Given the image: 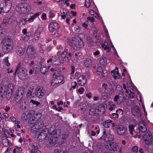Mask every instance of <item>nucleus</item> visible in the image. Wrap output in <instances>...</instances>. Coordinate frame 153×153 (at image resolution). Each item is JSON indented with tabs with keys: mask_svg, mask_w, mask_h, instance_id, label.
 I'll return each mask as SVG.
<instances>
[{
	"mask_svg": "<svg viewBox=\"0 0 153 153\" xmlns=\"http://www.w3.org/2000/svg\"><path fill=\"white\" fill-rule=\"evenodd\" d=\"M44 126V123L42 121L40 120L36 122L33 125L31 131L33 133L39 132L37 140L41 142L45 140L48 146L54 145L57 140V137L60 133V131L59 129L52 130V132H50L49 129L45 128L42 131V128Z\"/></svg>",
	"mask_w": 153,
	"mask_h": 153,
	"instance_id": "nucleus-1",
	"label": "nucleus"
},
{
	"mask_svg": "<svg viewBox=\"0 0 153 153\" xmlns=\"http://www.w3.org/2000/svg\"><path fill=\"white\" fill-rule=\"evenodd\" d=\"M17 11L21 14L26 13L30 11L31 9V6L27 3H20L16 7Z\"/></svg>",
	"mask_w": 153,
	"mask_h": 153,
	"instance_id": "nucleus-2",
	"label": "nucleus"
},
{
	"mask_svg": "<svg viewBox=\"0 0 153 153\" xmlns=\"http://www.w3.org/2000/svg\"><path fill=\"white\" fill-rule=\"evenodd\" d=\"M2 49L6 53L9 52L12 49L13 42L11 39L8 37L4 38L2 41Z\"/></svg>",
	"mask_w": 153,
	"mask_h": 153,
	"instance_id": "nucleus-3",
	"label": "nucleus"
},
{
	"mask_svg": "<svg viewBox=\"0 0 153 153\" xmlns=\"http://www.w3.org/2000/svg\"><path fill=\"white\" fill-rule=\"evenodd\" d=\"M70 45L73 48L74 50H76L82 48L84 46V44L81 38L77 39L73 37L70 43Z\"/></svg>",
	"mask_w": 153,
	"mask_h": 153,
	"instance_id": "nucleus-4",
	"label": "nucleus"
},
{
	"mask_svg": "<svg viewBox=\"0 0 153 153\" xmlns=\"http://www.w3.org/2000/svg\"><path fill=\"white\" fill-rule=\"evenodd\" d=\"M11 6V1L10 0H4L0 4V7L2 12H8Z\"/></svg>",
	"mask_w": 153,
	"mask_h": 153,
	"instance_id": "nucleus-5",
	"label": "nucleus"
},
{
	"mask_svg": "<svg viewBox=\"0 0 153 153\" xmlns=\"http://www.w3.org/2000/svg\"><path fill=\"white\" fill-rule=\"evenodd\" d=\"M27 71V70L25 68L17 67L16 70L15 75L17 74L19 79H23L26 76Z\"/></svg>",
	"mask_w": 153,
	"mask_h": 153,
	"instance_id": "nucleus-6",
	"label": "nucleus"
},
{
	"mask_svg": "<svg viewBox=\"0 0 153 153\" xmlns=\"http://www.w3.org/2000/svg\"><path fill=\"white\" fill-rule=\"evenodd\" d=\"M117 133L120 136H124L125 137L127 135L128 131L127 128L124 126L119 125L117 128Z\"/></svg>",
	"mask_w": 153,
	"mask_h": 153,
	"instance_id": "nucleus-7",
	"label": "nucleus"
},
{
	"mask_svg": "<svg viewBox=\"0 0 153 153\" xmlns=\"http://www.w3.org/2000/svg\"><path fill=\"white\" fill-rule=\"evenodd\" d=\"M118 147V144L115 142H111L105 145V147L106 149L114 152L117 151Z\"/></svg>",
	"mask_w": 153,
	"mask_h": 153,
	"instance_id": "nucleus-8",
	"label": "nucleus"
},
{
	"mask_svg": "<svg viewBox=\"0 0 153 153\" xmlns=\"http://www.w3.org/2000/svg\"><path fill=\"white\" fill-rule=\"evenodd\" d=\"M46 91L43 87L39 86L36 89L35 95L39 98H41L44 96Z\"/></svg>",
	"mask_w": 153,
	"mask_h": 153,
	"instance_id": "nucleus-9",
	"label": "nucleus"
},
{
	"mask_svg": "<svg viewBox=\"0 0 153 153\" xmlns=\"http://www.w3.org/2000/svg\"><path fill=\"white\" fill-rule=\"evenodd\" d=\"M143 138L145 144L149 145L151 144L152 139V135L150 132H147L144 134Z\"/></svg>",
	"mask_w": 153,
	"mask_h": 153,
	"instance_id": "nucleus-10",
	"label": "nucleus"
},
{
	"mask_svg": "<svg viewBox=\"0 0 153 153\" xmlns=\"http://www.w3.org/2000/svg\"><path fill=\"white\" fill-rule=\"evenodd\" d=\"M27 53L30 57H35L36 56V51L34 48L32 46H29L27 50Z\"/></svg>",
	"mask_w": 153,
	"mask_h": 153,
	"instance_id": "nucleus-11",
	"label": "nucleus"
},
{
	"mask_svg": "<svg viewBox=\"0 0 153 153\" xmlns=\"http://www.w3.org/2000/svg\"><path fill=\"white\" fill-rule=\"evenodd\" d=\"M103 134L100 139L106 142L111 141L114 140V136L113 135L105 134V131L103 132Z\"/></svg>",
	"mask_w": 153,
	"mask_h": 153,
	"instance_id": "nucleus-12",
	"label": "nucleus"
},
{
	"mask_svg": "<svg viewBox=\"0 0 153 153\" xmlns=\"http://www.w3.org/2000/svg\"><path fill=\"white\" fill-rule=\"evenodd\" d=\"M28 147L31 153H41V152L38 150L37 144L36 143L29 144Z\"/></svg>",
	"mask_w": 153,
	"mask_h": 153,
	"instance_id": "nucleus-13",
	"label": "nucleus"
},
{
	"mask_svg": "<svg viewBox=\"0 0 153 153\" xmlns=\"http://www.w3.org/2000/svg\"><path fill=\"white\" fill-rule=\"evenodd\" d=\"M123 88L124 89L126 90V92L127 94H128V91L127 89V88L130 92L135 91L136 90L135 87L131 83L129 82H128L127 84V87L126 84H124L123 85Z\"/></svg>",
	"mask_w": 153,
	"mask_h": 153,
	"instance_id": "nucleus-14",
	"label": "nucleus"
},
{
	"mask_svg": "<svg viewBox=\"0 0 153 153\" xmlns=\"http://www.w3.org/2000/svg\"><path fill=\"white\" fill-rule=\"evenodd\" d=\"M59 25L56 22H51L48 25L49 30L50 32H53L59 28Z\"/></svg>",
	"mask_w": 153,
	"mask_h": 153,
	"instance_id": "nucleus-15",
	"label": "nucleus"
},
{
	"mask_svg": "<svg viewBox=\"0 0 153 153\" xmlns=\"http://www.w3.org/2000/svg\"><path fill=\"white\" fill-rule=\"evenodd\" d=\"M114 102H117L118 105L121 104L125 100L124 97L121 94L116 95L114 97Z\"/></svg>",
	"mask_w": 153,
	"mask_h": 153,
	"instance_id": "nucleus-16",
	"label": "nucleus"
},
{
	"mask_svg": "<svg viewBox=\"0 0 153 153\" xmlns=\"http://www.w3.org/2000/svg\"><path fill=\"white\" fill-rule=\"evenodd\" d=\"M133 115L136 117H139L141 116V113L140 108L137 106H134L132 109Z\"/></svg>",
	"mask_w": 153,
	"mask_h": 153,
	"instance_id": "nucleus-17",
	"label": "nucleus"
},
{
	"mask_svg": "<svg viewBox=\"0 0 153 153\" xmlns=\"http://www.w3.org/2000/svg\"><path fill=\"white\" fill-rule=\"evenodd\" d=\"M40 14V13H36L34 15L31 16L28 19L25 18L22 19V22H25L28 21L29 23L32 22L33 21L34 19L39 16Z\"/></svg>",
	"mask_w": 153,
	"mask_h": 153,
	"instance_id": "nucleus-18",
	"label": "nucleus"
},
{
	"mask_svg": "<svg viewBox=\"0 0 153 153\" xmlns=\"http://www.w3.org/2000/svg\"><path fill=\"white\" fill-rule=\"evenodd\" d=\"M25 50V48L24 45L18 46L16 49V53L19 56H21L24 53Z\"/></svg>",
	"mask_w": 153,
	"mask_h": 153,
	"instance_id": "nucleus-19",
	"label": "nucleus"
},
{
	"mask_svg": "<svg viewBox=\"0 0 153 153\" xmlns=\"http://www.w3.org/2000/svg\"><path fill=\"white\" fill-rule=\"evenodd\" d=\"M8 88L7 86L2 85L0 87V98H2L7 92Z\"/></svg>",
	"mask_w": 153,
	"mask_h": 153,
	"instance_id": "nucleus-20",
	"label": "nucleus"
},
{
	"mask_svg": "<svg viewBox=\"0 0 153 153\" xmlns=\"http://www.w3.org/2000/svg\"><path fill=\"white\" fill-rule=\"evenodd\" d=\"M86 82V79L84 75L80 76L78 79V84L81 86L84 85Z\"/></svg>",
	"mask_w": 153,
	"mask_h": 153,
	"instance_id": "nucleus-21",
	"label": "nucleus"
},
{
	"mask_svg": "<svg viewBox=\"0 0 153 153\" xmlns=\"http://www.w3.org/2000/svg\"><path fill=\"white\" fill-rule=\"evenodd\" d=\"M81 59V56L79 53H75V55H74L71 58V59L73 62L76 63Z\"/></svg>",
	"mask_w": 153,
	"mask_h": 153,
	"instance_id": "nucleus-22",
	"label": "nucleus"
},
{
	"mask_svg": "<svg viewBox=\"0 0 153 153\" xmlns=\"http://www.w3.org/2000/svg\"><path fill=\"white\" fill-rule=\"evenodd\" d=\"M63 80V78L62 76H58L56 78H55L52 80V84L53 85L60 83L62 82Z\"/></svg>",
	"mask_w": 153,
	"mask_h": 153,
	"instance_id": "nucleus-23",
	"label": "nucleus"
},
{
	"mask_svg": "<svg viewBox=\"0 0 153 153\" xmlns=\"http://www.w3.org/2000/svg\"><path fill=\"white\" fill-rule=\"evenodd\" d=\"M111 74L115 79H119L120 78V75L119 73L118 68L116 67L115 70L111 71Z\"/></svg>",
	"mask_w": 153,
	"mask_h": 153,
	"instance_id": "nucleus-24",
	"label": "nucleus"
},
{
	"mask_svg": "<svg viewBox=\"0 0 153 153\" xmlns=\"http://www.w3.org/2000/svg\"><path fill=\"white\" fill-rule=\"evenodd\" d=\"M92 64V61L90 59H87L84 61V65L87 68H90Z\"/></svg>",
	"mask_w": 153,
	"mask_h": 153,
	"instance_id": "nucleus-25",
	"label": "nucleus"
},
{
	"mask_svg": "<svg viewBox=\"0 0 153 153\" xmlns=\"http://www.w3.org/2000/svg\"><path fill=\"white\" fill-rule=\"evenodd\" d=\"M31 116V114L28 112H25L23 113L21 117L22 120L23 121H26Z\"/></svg>",
	"mask_w": 153,
	"mask_h": 153,
	"instance_id": "nucleus-26",
	"label": "nucleus"
},
{
	"mask_svg": "<svg viewBox=\"0 0 153 153\" xmlns=\"http://www.w3.org/2000/svg\"><path fill=\"white\" fill-rule=\"evenodd\" d=\"M109 109L110 111H112L116 108V105L111 101H109L108 102Z\"/></svg>",
	"mask_w": 153,
	"mask_h": 153,
	"instance_id": "nucleus-27",
	"label": "nucleus"
},
{
	"mask_svg": "<svg viewBox=\"0 0 153 153\" xmlns=\"http://www.w3.org/2000/svg\"><path fill=\"white\" fill-rule=\"evenodd\" d=\"M2 143L4 146H7L11 145V143L8 139L7 138H4L2 140Z\"/></svg>",
	"mask_w": 153,
	"mask_h": 153,
	"instance_id": "nucleus-28",
	"label": "nucleus"
},
{
	"mask_svg": "<svg viewBox=\"0 0 153 153\" xmlns=\"http://www.w3.org/2000/svg\"><path fill=\"white\" fill-rule=\"evenodd\" d=\"M138 128H140V131L144 132L146 131V128L143 122H140L138 124Z\"/></svg>",
	"mask_w": 153,
	"mask_h": 153,
	"instance_id": "nucleus-29",
	"label": "nucleus"
},
{
	"mask_svg": "<svg viewBox=\"0 0 153 153\" xmlns=\"http://www.w3.org/2000/svg\"><path fill=\"white\" fill-rule=\"evenodd\" d=\"M112 120H107L104 122V126L106 128H109L111 124L113 125V124L112 123Z\"/></svg>",
	"mask_w": 153,
	"mask_h": 153,
	"instance_id": "nucleus-30",
	"label": "nucleus"
},
{
	"mask_svg": "<svg viewBox=\"0 0 153 153\" xmlns=\"http://www.w3.org/2000/svg\"><path fill=\"white\" fill-rule=\"evenodd\" d=\"M60 59V57L57 58H55L54 57L53 59V63L55 65H59L61 64Z\"/></svg>",
	"mask_w": 153,
	"mask_h": 153,
	"instance_id": "nucleus-31",
	"label": "nucleus"
},
{
	"mask_svg": "<svg viewBox=\"0 0 153 153\" xmlns=\"http://www.w3.org/2000/svg\"><path fill=\"white\" fill-rule=\"evenodd\" d=\"M100 64L102 65H104L106 64L107 63V59L105 57L102 58L100 60Z\"/></svg>",
	"mask_w": 153,
	"mask_h": 153,
	"instance_id": "nucleus-32",
	"label": "nucleus"
},
{
	"mask_svg": "<svg viewBox=\"0 0 153 153\" xmlns=\"http://www.w3.org/2000/svg\"><path fill=\"white\" fill-rule=\"evenodd\" d=\"M102 46L105 50H108V52H110V50L108 46V43L107 42H105L102 44Z\"/></svg>",
	"mask_w": 153,
	"mask_h": 153,
	"instance_id": "nucleus-33",
	"label": "nucleus"
},
{
	"mask_svg": "<svg viewBox=\"0 0 153 153\" xmlns=\"http://www.w3.org/2000/svg\"><path fill=\"white\" fill-rule=\"evenodd\" d=\"M60 12L61 14H62V15L61 16L62 19H64L68 14L67 10L65 9H63L61 10Z\"/></svg>",
	"mask_w": 153,
	"mask_h": 153,
	"instance_id": "nucleus-34",
	"label": "nucleus"
},
{
	"mask_svg": "<svg viewBox=\"0 0 153 153\" xmlns=\"http://www.w3.org/2000/svg\"><path fill=\"white\" fill-rule=\"evenodd\" d=\"M116 113H113V115H116L115 118H118L119 117V115L123 113V111L121 109L119 108L117 110Z\"/></svg>",
	"mask_w": 153,
	"mask_h": 153,
	"instance_id": "nucleus-35",
	"label": "nucleus"
},
{
	"mask_svg": "<svg viewBox=\"0 0 153 153\" xmlns=\"http://www.w3.org/2000/svg\"><path fill=\"white\" fill-rule=\"evenodd\" d=\"M60 73V70L58 68H56V70L54 72L53 74V77H56V76H59L58 75Z\"/></svg>",
	"mask_w": 153,
	"mask_h": 153,
	"instance_id": "nucleus-36",
	"label": "nucleus"
},
{
	"mask_svg": "<svg viewBox=\"0 0 153 153\" xmlns=\"http://www.w3.org/2000/svg\"><path fill=\"white\" fill-rule=\"evenodd\" d=\"M34 89L33 87H31L29 88L27 92V95L28 97H30L32 95V93Z\"/></svg>",
	"mask_w": 153,
	"mask_h": 153,
	"instance_id": "nucleus-37",
	"label": "nucleus"
},
{
	"mask_svg": "<svg viewBox=\"0 0 153 153\" xmlns=\"http://www.w3.org/2000/svg\"><path fill=\"white\" fill-rule=\"evenodd\" d=\"M95 21V19L93 17H88L87 18V22H93Z\"/></svg>",
	"mask_w": 153,
	"mask_h": 153,
	"instance_id": "nucleus-38",
	"label": "nucleus"
},
{
	"mask_svg": "<svg viewBox=\"0 0 153 153\" xmlns=\"http://www.w3.org/2000/svg\"><path fill=\"white\" fill-rule=\"evenodd\" d=\"M126 147L125 146H121L119 151V153H122L123 152H124L126 150Z\"/></svg>",
	"mask_w": 153,
	"mask_h": 153,
	"instance_id": "nucleus-39",
	"label": "nucleus"
},
{
	"mask_svg": "<svg viewBox=\"0 0 153 153\" xmlns=\"http://www.w3.org/2000/svg\"><path fill=\"white\" fill-rule=\"evenodd\" d=\"M134 127L133 125H129L128 126L129 131L131 135L133 134V131L134 130Z\"/></svg>",
	"mask_w": 153,
	"mask_h": 153,
	"instance_id": "nucleus-40",
	"label": "nucleus"
},
{
	"mask_svg": "<svg viewBox=\"0 0 153 153\" xmlns=\"http://www.w3.org/2000/svg\"><path fill=\"white\" fill-rule=\"evenodd\" d=\"M40 71L42 73L45 74L46 72L48 71V69L46 67H41L40 68Z\"/></svg>",
	"mask_w": 153,
	"mask_h": 153,
	"instance_id": "nucleus-41",
	"label": "nucleus"
},
{
	"mask_svg": "<svg viewBox=\"0 0 153 153\" xmlns=\"http://www.w3.org/2000/svg\"><path fill=\"white\" fill-rule=\"evenodd\" d=\"M103 71L102 68L100 67H98L97 68V74L99 75H100L102 74Z\"/></svg>",
	"mask_w": 153,
	"mask_h": 153,
	"instance_id": "nucleus-42",
	"label": "nucleus"
},
{
	"mask_svg": "<svg viewBox=\"0 0 153 153\" xmlns=\"http://www.w3.org/2000/svg\"><path fill=\"white\" fill-rule=\"evenodd\" d=\"M132 151L135 153H137L138 151V146H134L132 148Z\"/></svg>",
	"mask_w": 153,
	"mask_h": 153,
	"instance_id": "nucleus-43",
	"label": "nucleus"
},
{
	"mask_svg": "<svg viewBox=\"0 0 153 153\" xmlns=\"http://www.w3.org/2000/svg\"><path fill=\"white\" fill-rule=\"evenodd\" d=\"M134 91L132 92H130V93L128 97L129 98H133L135 96V93H134Z\"/></svg>",
	"mask_w": 153,
	"mask_h": 153,
	"instance_id": "nucleus-44",
	"label": "nucleus"
},
{
	"mask_svg": "<svg viewBox=\"0 0 153 153\" xmlns=\"http://www.w3.org/2000/svg\"><path fill=\"white\" fill-rule=\"evenodd\" d=\"M93 16H94L97 19L101 20L102 22H103V21L102 19V18H101V16L99 14L96 13L95 14H94V15H93Z\"/></svg>",
	"mask_w": 153,
	"mask_h": 153,
	"instance_id": "nucleus-45",
	"label": "nucleus"
},
{
	"mask_svg": "<svg viewBox=\"0 0 153 153\" xmlns=\"http://www.w3.org/2000/svg\"><path fill=\"white\" fill-rule=\"evenodd\" d=\"M4 64L7 65V66H9L10 65V64L8 61V57H7V58L4 59Z\"/></svg>",
	"mask_w": 153,
	"mask_h": 153,
	"instance_id": "nucleus-46",
	"label": "nucleus"
},
{
	"mask_svg": "<svg viewBox=\"0 0 153 153\" xmlns=\"http://www.w3.org/2000/svg\"><path fill=\"white\" fill-rule=\"evenodd\" d=\"M43 29L41 28H39L36 32L35 34L36 35H39L42 31Z\"/></svg>",
	"mask_w": 153,
	"mask_h": 153,
	"instance_id": "nucleus-47",
	"label": "nucleus"
},
{
	"mask_svg": "<svg viewBox=\"0 0 153 153\" xmlns=\"http://www.w3.org/2000/svg\"><path fill=\"white\" fill-rule=\"evenodd\" d=\"M91 4L90 1L89 0H85V6L87 7H89Z\"/></svg>",
	"mask_w": 153,
	"mask_h": 153,
	"instance_id": "nucleus-48",
	"label": "nucleus"
},
{
	"mask_svg": "<svg viewBox=\"0 0 153 153\" xmlns=\"http://www.w3.org/2000/svg\"><path fill=\"white\" fill-rule=\"evenodd\" d=\"M30 102L33 104L36 105L37 106H39L40 104V103L39 102L33 100H31Z\"/></svg>",
	"mask_w": 153,
	"mask_h": 153,
	"instance_id": "nucleus-49",
	"label": "nucleus"
},
{
	"mask_svg": "<svg viewBox=\"0 0 153 153\" xmlns=\"http://www.w3.org/2000/svg\"><path fill=\"white\" fill-rule=\"evenodd\" d=\"M41 114L39 113H36L34 115V117L37 119H38L41 117Z\"/></svg>",
	"mask_w": 153,
	"mask_h": 153,
	"instance_id": "nucleus-50",
	"label": "nucleus"
},
{
	"mask_svg": "<svg viewBox=\"0 0 153 153\" xmlns=\"http://www.w3.org/2000/svg\"><path fill=\"white\" fill-rule=\"evenodd\" d=\"M74 84V85H73L70 88V90L71 91L72 90V88H73V89H75L76 88V87L77 85V83L76 82H72V84Z\"/></svg>",
	"mask_w": 153,
	"mask_h": 153,
	"instance_id": "nucleus-51",
	"label": "nucleus"
},
{
	"mask_svg": "<svg viewBox=\"0 0 153 153\" xmlns=\"http://www.w3.org/2000/svg\"><path fill=\"white\" fill-rule=\"evenodd\" d=\"M71 71L70 73L71 75H72L74 74L75 73V67L74 66H71Z\"/></svg>",
	"mask_w": 153,
	"mask_h": 153,
	"instance_id": "nucleus-52",
	"label": "nucleus"
},
{
	"mask_svg": "<svg viewBox=\"0 0 153 153\" xmlns=\"http://www.w3.org/2000/svg\"><path fill=\"white\" fill-rule=\"evenodd\" d=\"M49 16L50 18H53L55 17V15L53 12L50 11L49 13Z\"/></svg>",
	"mask_w": 153,
	"mask_h": 153,
	"instance_id": "nucleus-53",
	"label": "nucleus"
},
{
	"mask_svg": "<svg viewBox=\"0 0 153 153\" xmlns=\"http://www.w3.org/2000/svg\"><path fill=\"white\" fill-rule=\"evenodd\" d=\"M22 38L25 41H27L29 39L26 34H23L22 36Z\"/></svg>",
	"mask_w": 153,
	"mask_h": 153,
	"instance_id": "nucleus-54",
	"label": "nucleus"
},
{
	"mask_svg": "<svg viewBox=\"0 0 153 153\" xmlns=\"http://www.w3.org/2000/svg\"><path fill=\"white\" fill-rule=\"evenodd\" d=\"M81 27L78 26H76L75 27V30L78 32H79L80 30H81Z\"/></svg>",
	"mask_w": 153,
	"mask_h": 153,
	"instance_id": "nucleus-55",
	"label": "nucleus"
},
{
	"mask_svg": "<svg viewBox=\"0 0 153 153\" xmlns=\"http://www.w3.org/2000/svg\"><path fill=\"white\" fill-rule=\"evenodd\" d=\"M88 43L91 45L93 44V41L92 39L89 38H87Z\"/></svg>",
	"mask_w": 153,
	"mask_h": 153,
	"instance_id": "nucleus-56",
	"label": "nucleus"
},
{
	"mask_svg": "<svg viewBox=\"0 0 153 153\" xmlns=\"http://www.w3.org/2000/svg\"><path fill=\"white\" fill-rule=\"evenodd\" d=\"M10 21L9 19H5L3 20L2 23L4 24H5L8 23Z\"/></svg>",
	"mask_w": 153,
	"mask_h": 153,
	"instance_id": "nucleus-57",
	"label": "nucleus"
},
{
	"mask_svg": "<svg viewBox=\"0 0 153 153\" xmlns=\"http://www.w3.org/2000/svg\"><path fill=\"white\" fill-rule=\"evenodd\" d=\"M108 99V97L106 95H103L102 98V100H104L105 101H107Z\"/></svg>",
	"mask_w": 153,
	"mask_h": 153,
	"instance_id": "nucleus-58",
	"label": "nucleus"
},
{
	"mask_svg": "<svg viewBox=\"0 0 153 153\" xmlns=\"http://www.w3.org/2000/svg\"><path fill=\"white\" fill-rule=\"evenodd\" d=\"M84 91V90L83 87H81L78 90V92L81 94H82Z\"/></svg>",
	"mask_w": 153,
	"mask_h": 153,
	"instance_id": "nucleus-59",
	"label": "nucleus"
},
{
	"mask_svg": "<svg viewBox=\"0 0 153 153\" xmlns=\"http://www.w3.org/2000/svg\"><path fill=\"white\" fill-rule=\"evenodd\" d=\"M46 17H47V16H46V14L45 13H43L42 14V18L43 19L45 20L46 19Z\"/></svg>",
	"mask_w": 153,
	"mask_h": 153,
	"instance_id": "nucleus-60",
	"label": "nucleus"
},
{
	"mask_svg": "<svg viewBox=\"0 0 153 153\" xmlns=\"http://www.w3.org/2000/svg\"><path fill=\"white\" fill-rule=\"evenodd\" d=\"M63 52H61L60 51H58L57 53L58 57H60V58H61V55L63 54Z\"/></svg>",
	"mask_w": 153,
	"mask_h": 153,
	"instance_id": "nucleus-61",
	"label": "nucleus"
},
{
	"mask_svg": "<svg viewBox=\"0 0 153 153\" xmlns=\"http://www.w3.org/2000/svg\"><path fill=\"white\" fill-rule=\"evenodd\" d=\"M134 131L135 132V133H137V134L139 133L141 131L140 128H138H138L137 129H136Z\"/></svg>",
	"mask_w": 153,
	"mask_h": 153,
	"instance_id": "nucleus-62",
	"label": "nucleus"
},
{
	"mask_svg": "<svg viewBox=\"0 0 153 153\" xmlns=\"http://www.w3.org/2000/svg\"><path fill=\"white\" fill-rule=\"evenodd\" d=\"M86 97H87L89 99H90L91 97V93H89L87 94H86Z\"/></svg>",
	"mask_w": 153,
	"mask_h": 153,
	"instance_id": "nucleus-63",
	"label": "nucleus"
},
{
	"mask_svg": "<svg viewBox=\"0 0 153 153\" xmlns=\"http://www.w3.org/2000/svg\"><path fill=\"white\" fill-rule=\"evenodd\" d=\"M95 13L96 12H95L93 10H90L89 11V13L93 16V15H94V14H95Z\"/></svg>",
	"mask_w": 153,
	"mask_h": 153,
	"instance_id": "nucleus-64",
	"label": "nucleus"
}]
</instances>
